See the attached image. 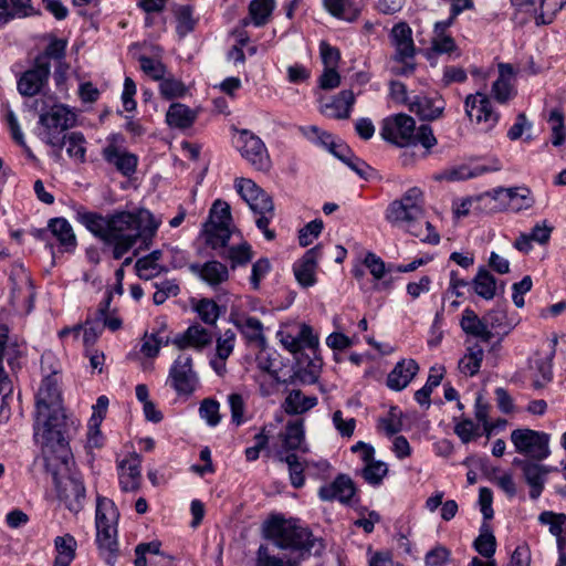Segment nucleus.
Here are the masks:
<instances>
[{
    "label": "nucleus",
    "mask_w": 566,
    "mask_h": 566,
    "mask_svg": "<svg viewBox=\"0 0 566 566\" xmlns=\"http://www.w3.org/2000/svg\"><path fill=\"white\" fill-rule=\"evenodd\" d=\"M35 406L34 438L41 444L45 469L53 476L59 500L76 514L84 507L86 489L82 479L61 475L63 470H69L72 453L61 392L52 376L42 380Z\"/></svg>",
    "instance_id": "obj_1"
},
{
    "label": "nucleus",
    "mask_w": 566,
    "mask_h": 566,
    "mask_svg": "<svg viewBox=\"0 0 566 566\" xmlns=\"http://www.w3.org/2000/svg\"><path fill=\"white\" fill-rule=\"evenodd\" d=\"M262 534L274 547L293 556L283 558L273 554L268 545L261 544L255 552L254 566H301L302 560L312 554L318 555L324 549L322 539L315 537L296 518L272 515L263 523Z\"/></svg>",
    "instance_id": "obj_2"
},
{
    "label": "nucleus",
    "mask_w": 566,
    "mask_h": 566,
    "mask_svg": "<svg viewBox=\"0 0 566 566\" xmlns=\"http://www.w3.org/2000/svg\"><path fill=\"white\" fill-rule=\"evenodd\" d=\"M424 193L419 187L409 188L400 198L386 208L385 219L394 228L402 229L422 242L438 244L440 235L434 227L426 221Z\"/></svg>",
    "instance_id": "obj_3"
},
{
    "label": "nucleus",
    "mask_w": 566,
    "mask_h": 566,
    "mask_svg": "<svg viewBox=\"0 0 566 566\" xmlns=\"http://www.w3.org/2000/svg\"><path fill=\"white\" fill-rule=\"evenodd\" d=\"M158 227L159 222L147 210L139 213L118 211L108 214L105 244L113 247V258L119 260L136 244L139 238L147 247Z\"/></svg>",
    "instance_id": "obj_4"
},
{
    "label": "nucleus",
    "mask_w": 566,
    "mask_h": 566,
    "mask_svg": "<svg viewBox=\"0 0 566 566\" xmlns=\"http://www.w3.org/2000/svg\"><path fill=\"white\" fill-rule=\"evenodd\" d=\"M381 137L398 147L416 146L420 144L427 150L437 145L431 126L423 124L416 128L415 119L403 113L384 119Z\"/></svg>",
    "instance_id": "obj_5"
},
{
    "label": "nucleus",
    "mask_w": 566,
    "mask_h": 566,
    "mask_svg": "<svg viewBox=\"0 0 566 566\" xmlns=\"http://www.w3.org/2000/svg\"><path fill=\"white\" fill-rule=\"evenodd\" d=\"M118 511L109 499L97 496L95 526L96 544L108 564H113L118 551L117 520Z\"/></svg>",
    "instance_id": "obj_6"
},
{
    "label": "nucleus",
    "mask_w": 566,
    "mask_h": 566,
    "mask_svg": "<svg viewBox=\"0 0 566 566\" xmlns=\"http://www.w3.org/2000/svg\"><path fill=\"white\" fill-rule=\"evenodd\" d=\"M76 115L63 104H54L48 112L40 115L39 123L44 130L41 139L54 149V156L60 159L66 129L74 126Z\"/></svg>",
    "instance_id": "obj_7"
},
{
    "label": "nucleus",
    "mask_w": 566,
    "mask_h": 566,
    "mask_svg": "<svg viewBox=\"0 0 566 566\" xmlns=\"http://www.w3.org/2000/svg\"><path fill=\"white\" fill-rule=\"evenodd\" d=\"M395 52L391 56L390 72L398 76H409L416 70V45L412 30L406 22L396 23L389 34Z\"/></svg>",
    "instance_id": "obj_8"
},
{
    "label": "nucleus",
    "mask_w": 566,
    "mask_h": 566,
    "mask_svg": "<svg viewBox=\"0 0 566 566\" xmlns=\"http://www.w3.org/2000/svg\"><path fill=\"white\" fill-rule=\"evenodd\" d=\"M511 442L515 451L525 460L544 461L551 455V434L530 428H517L511 432Z\"/></svg>",
    "instance_id": "obj_9"
},
{
    "label": "nucleus",
    "mask_w": 566,
    "mask_h": 566,
    "mask_svg": "<svg viewBox=\"0 0 566 566\" xmlns=\"http://www.w3.org/2000/svg\"><path fill=\"white\" fill-rule=\"evenodd\" d=\"M464 106L469 119L481 125L484 132H489L496 126L500 115L493 109L488 95L480 92L470 94L465 98Z\"/></svg>",
    "instance_id": "obj_10"
},
{
    "label": "nucleus",
    "mask_w": 566,
    "mask_h": 566,
    "mask_svg": "<svg viewBox=\"0 0 566 566\" xmlns=\"http://www.w3.org/2000/svg\"><path fill=\"white\" fill-rule=\"evenodd\" d=\"M168 381L178 395H190L195 391L198 377L190 355H179L170 367Z\"/></svg>",
    "instance_id": "obj_11"
},
{
    "label": "nucleus",
    "mask_w": 566,
    "mask_h": 566,
    "mask_svg": "<svg viewBox=\"0 0 566 566\" xmlns=\"http://www.w3.org/2000/svg\"><path fill=\"white\" fill-rule=\"evenodd\" d=\"M239 150L241 156L256 170L268 171L271 168V159L264 143L260 137L243 129L239 136Z\"/></svg>",
    "instance_id": "obj_12"
},
{
    "label": "nucleus",
    "mask_w": 566,
    "mask_h": 566,
    "mask_svg": "<svg viewBox=\"0 0 566 566\" xmlns=\"http://www.w3.org/2000/svg\"><path fill=\"white\" fill-rule=\"evenodd\" d=\"M234 188L253 213H271L274 210L272 198L253 180L237 178Z\"/></svg>",
    "instance_id": "obj_13"
},
{
    "label": "nucleus",
    "mask_w": 566,
    "mask_h": 566,
    "mask_svg": "<svg viewBox=\"0 0 566 566\" xmlns=\"http://www.w3.org/2000/svg\"><path fill=\"white\" fill-rule=\"evenodd\" d=\"M539 462L541 461L522 460L518 458L513 460V464L522 470L524 479L531 488L530 496L533 500L541 496L547 474L557 470L556 468H551Z\"/></svg>",
    "instance_id": "obj_14"
},
{
    "label": "nucleus",
    "mask_w": 566,
    "mask_h": 566,
    "mask_svg": "<svg viewBox=\"0 0 566 566\" xmlns=\"http://www.w3.org/2000/svg\"><path fill=\"white\" fill-rule=\"evenodd\" d=\"M409 111L416 114L421 120H436L440 118L446 108V102L440 95L429 97L426 95H413L405 98Z\"/></svg>",
    "instance_id": "obj_15"
},
{
    "label": "nucleus",
    "mask_w": 566,
    "mask_h": 566,
    "mask_svg": "<svg viewBox=\"0 0 566 566\" xmlns=\"http://www.w3.org/2000/svg\"><path fill=\"white\" fill-rule=\"evenodd\" d=\"M51 74V64L34 61V66L25 71L18 81V91L23 96H34L46 84Z\"/></svg>",
    "instance_id": "obj_16"
},
{
    "label": "nucleus",
    "mask_w": 566,
    "mask_h": 566,
    "mask_svg": "<svg viewBox=\"0 0 566 566\" xmlns=\"http://www.w3.org/2000/svg\"><path fill=\"white\" fill-rule=\"evenodd\" d=\"M356 493L354 481L346 474H338L331 484L319 488L318 496L322 501L337 500L348 504Z\"/></svg>",
    "instance_id": "obj_17"
},
{
    "label": "nucleus",
    "mask_w": 566,
    "mask_h": 566,
    "mask_svg": "<svg viewBox=\"0 0 566 566\" xmlns=\"http://www.w3.org/2000/svg\"><path fill=\"white\" fill-rule=\"evenodd\" d=\"M494 200H500L503 208L512 210L527 209L533 205L528 188H496L489 192Z\"/></svg>",
    "instance_id": "obj_18"
},
{
    "label": "nucleus",
    "mask_w": 566,
    "mask_h": 566,
    "mask_svg": "<svg viewBox=\"0 0 566 566\" xmlns=\"http://www.w3.org/2000/svg\"><path fill=\"white\" fill-rule=\"evenodd\" d=\"M189 270L212 289H217L229 280L228 266L217 260L207 261L203 264L192 263Z\"/></svg>",
    "instance_id": "obj_19"
},
{
    "label": "nucleus",
    "mask_w": 566,
    "mask_h": 566,
    "mask_svg": "<svg viewBox=\"0 0 566 566\" xmlns=\"http://www.w3.org/2000/svg\"><path fill=\"white\" fill-rule=\"evenodd\" d=\"M319 255L321 245H316L307 250L303 258L293 265L295 279L301 286L310 287L316 283L315 270Z\"/></svg>",
    "instance_id": "obj_20"
},
{
    "label": "nucleus",
    "mask_w": 566,
    "mask_h": 566,
    "mask_svg": "<svg viewBox=\"0 0 566 566\" xmlns=\"http://www.w3.org/2000/svg\"><path fill=\"white\" fill-rule=\"evenodd\" d=\"M511 2L516 8L533 10L537 25L552 23L555 13L565 4L564 0L559 3H554L553 8H551L549 0H511Z\"/></svg>",
    "instance_id": "obj_21"
},
{
    "label": "nucleus",
    "mask_w": 566,
    "mask_h": 566,
    "mask_svg": "<svg viewBox=\"0 0 566 566\" xmlns=\"http://www.w3.org/2000/svg\"><path fill=\"white\" fill-rule=\"evenodd\" d=\"M211 343V333L199 324L189 326L182 334L177 335L174 339V344L179 349L191 347L201 350Z\"/></svg>",
    "instance_id": "obj_22"
},
{
    "label": "nucleus",
    "mask_w": 566,
    "mask_h": 566,
    "mask_svg": "<svg viewBox=\"0 0 566 566\" xmlns=\"http://www.w3.org/2000/svg\"><path fill=\"white\" fill-rule=\"evenodd\" d=\"M419 366L413 359H403L388 374L387 386L396 391L405 389L417 375Z\"/></svg>",
    "instance_id": "obj_23"
},
{
    "label": "nucleus",
    "mask_w": 566,
    "mask_h": 566,
    "mask_svg": "<svg viewBox=\"0 0 566 566\" xmlns=\"http://www.w3.org/2000/svg\"><path fill=\"white\" fill-rule=\"evenodd\" d=\"M317 403L316 396H306L301 389H291L282 402V409L289 416H300L312 410Z\"/></svg>",
    "instance_id": "obj_24"
},
{
    "label": "nucleus",
    "mask_w": 566,
    "mask_h": 566,
    "mask_svg": "<svg viewBox=\"0 0 566 566\" xmlns=\"http://www.w3.org/2000/svg\"><path fill=\"white\" fill-rule=\"evenodd\" d=\"M118 479L123 492H136L140 486V461L138 458L125 459L118 463Z\"/></svg>",
    "instance_id": "obj_25"
},
{
    "label": "nucleus",
    "mask_w": 566,
    "mask_h": 566,
    "mask_svg": "<svg viewBox=\"0 0 566 566\" xmlns=\"http://www.w3.org/2000/svg\"><path fill=\"white\" fill-rule=\"evenodd\" d=\"M460 326L467 335L476 337L485 343H489L494 336L493 332L488 329L485 317L483 316L480 318L471 308H465L463 311L460 319Z\"/></svg>",
    "instance_id": "obj_26"
},
{
    "label": "nucleus",
    "mask_w": 566,
    "mask_h": 566,
    "mask_svg": "<svg viewBox=\"0 0 566 566\" xmlns=\"http://www.w3.org/2000/svg\"><path fill=\"white\" fill-rule=\"evenodd\" d=\"M280 438L282 441V448L290 453L296 450H301L303 452L307 451V448L303 447L305 443V428L303 419L287 421L284 431L280 433Z\"/></svg>",
    "instance_id": "obj_27"
},
{
    "label": "nucleus",
    "mask_w": 566,
    "mask_h": 566,
    "mask_svg": "<svg viewBox=\"0 0 566 566\" xmlns=\"http://www.w3.org/2000/svg\"><path fill=\"white\" fill-rule=\"evenodd\" d=\"M75 219L105 243L108 216L87 211L83 206H78L75 208Z\"/></svg>",
    "instance_id": "obj_28"
},
{
    "label": "nucleus",
    "mask_w": 566,
    "mask_h": 566,
    "mask_svg": "<svg viewBox=\"0 0 566 566\" xmlns=\"http://www.w3.org/2000/svg\"><path fill=\"white\" fill-rule=\"evenodd\" d=\"M33 14L32 0H0V29L14 19Z\"/></svg>",
    "instance_id": "obj_29"
},
{
    "label": "nucleus",
    "mask_w": 566,
    "mask_h": 566,
    "mask_svg": "<svg viewBox=\"0 0 566 566\" xmlns=\"http://www.w3.org/2000/svg\"><path fill=\"white\" fill-rule=\"evenodd\" d=\"M103 158L124 176H130L137 167V157L127 151H120L115 145L111 144L103 149Z\"/></svg>",
    "instance_id": "obj_30"
},
{
    "label": "nucleus",
    "mask_w": 566,
    "mask_h": 566,
    "mask_svg": "<svg viewBox=\"0 0 566 566\" xmlns=\"http://www.w3.org/2000/svg\"><path fill=\"white\" fill-rule=\"evenodd\" d=\"M49 230L59 241L64 252H73L77 245L71 223L65 218H53L49 221Z\"/></svg>",
    "instance_id": "obj_31"
},
{
    "label": "nucleus",
    "mask_w": 566,
    "mask_h": 566,
    "mask_svg": "<svg viewBox=\"0 0 566 566\" xmlns=\"http://www.w3.org/2000/svg\"><path fill=\"white\" fill-rule=\"evenodd\" d=\"M354 104L355 95L353 91L344 90L329 104L324 106V113L332 118L346 119L349 118Z\"/></svg>",
    "instance_id": "obj_32"
},
{
    "label": "nucleus",
    "mask_w": 566,
    "mask_h": 566,
    "mask_svg": "<svg viewBox=\"0 0 566 566\" xmlns=\"http://www.w3.org/2000/svg\"><path fill=\"white\" fill-rule=\"evenodd\" d=\"M556 345L557 337H554L552 339V349L549 354L545 357H539L534 360V368L536 369V374L534 376L533 387L535 389L543 388L553 378V358L555 356Z\"/></svg>",
    "instance_id": "obj_33"
},
{
    "label": "nucleus",
    "mask_w": 566,
    "mask_h": 566,
    "mask_svg": "<svg viewBox=\"0 0 566 566\" xmlns=\"http://www.w3.org/2000/svg\"><path fill=\"white\" fill-rule=\"evenodd\" d=\"M196 118L197 113L181 103H172L166 114L167 124L179 129L190 127Z\"/></svg>",
    "instance_id": "obj_34"
},
{
    "label": "nucleus",
    "mask_w": 566,
    "mask_h": 566,
    "mask_svg": "<svg viewBox=\"0 0 566 566\" xmlns=\"http://www.w3.org/2000/svg\"><path fill=\"white\" fill-rule=\"evenodd\" d=\"M54 547L57 554L53 566H70L76 555L75 552L77 543L74 536L71 534L56 536L54 539Z\"/></svg>",
    "instance_id": "obj_35"
},
{
    "label": "nucleus",
    "mask_w": 566,
    "mask_h": 566,
    "mask_svg": "<svg viewBox=\"0 0 566 566\" xmlns=\"http://www.w3.org/2000/svg\"><path fill=\"white\" fill-rule=\"evenodd\" d=\"M324 7L333 17L348 22L355 21L360 13L355 0H324Z\"/></svg>",
    "instance_id": "obj_36"
},
{
    "label": "nucleus",
    "mask_w": 566,
    "mask_h": 566,
    "mask_svg": "<svg viewBox=\"0 0 566 566\" xmlns=\"http://www.w3.org/2000/svg\"><path fill=\"white\" fill-rule=\"evenodd\" d=\"M474 292L482 298L489 301L496 294V280L484 268H481L472 281Z\"/></svg>",
    "instance_id": "obj_37"
},
{
    "label": "nucleus",
    "mask_w": 566,
    "mask_h": 566,
    "mask_svg": "<svg viewBox=\"0 0 566 566\" xmlns=\"http://www.w3.org/2000/svg\"><path fill=\"white\" fill-rule=\"evenodd\" d=\"M279 460L287 464L292 486L301 489L305 484L304 470L306 462L301 461L294 452L287 453L285 457L279 454Z\"/></svg>",
    "instance_id": "obj_38"
},
{
    "label": "nucleus",
    "mask_w": 566,
    "mask_h": 566,
    "mask_svg": "<svg viewBox=\"0 0 566 566\" xmlns=\"http://www.w3.org/2000/svg\"><path fill=\"white\" fill-rule=\"evenodd\" d=\"M484 357L483 348L475 344L468 348V353L459 361V370L468 376H474L479 373Z\"/></svg>",
    "instance_id": "obj_39"
},
{
    "label": "nucleus",
    "mask_w": 566,
    "mask_h": 566,
    "mask_svg": "<svg viewBox=\"0 0 566 566\" xmlns=\"http://www.w3.org/2000/svg\"><path fill=\"white\" fill-rule=\"evenodd\" d=\"M234 325L249 342L261 344L265 342L263 325L259 318L252 316L238 318L234 321Z\"/></svg>",
    "instance_id": "obj_40"
},
{
    "label": "nucleus",
    "mask_w": 566,
    "mask_h": 566,
    "mask_svg": "<svg viewBox=\"0 0 566 566\" xmlns=\"http://www.w3.org/2000/svg\"><path fill=\"white\" fill-rule=\"evenodd\" d=\"M206 243L210 248L217 250H226L228 242L231 238V231L229 226H221L214 223H208L205 229Z\"/></svg>",
    "instance_id": "obj_41"
},
{
    "label": "nucleus",
    "mask_w": 566,
    "mask_h": 566,
    "mask_svg": "<svg viewBox=\"0 0 566 566\" xmlns=\"http://www.w3.org/2000/svg\"><path fill=\"white\" fill-rule=\"evenodd\" d=\"M19 355L20 350L18 344L10 342L8 326L0 324V366H2V360L6 358L9 366L13 368L14 361Z\"/></svg>",
    "instance_id": "obj_42"
},
{
    "label": "nucleus",
    "mask_w": 566,
    "mask_h": 566,
    "mask_svg": "<svg viewBox=\"0 0 566 566\" xmlns=\"http://www.w3.org/2000/svg\"><path fill=\"white\" fill-rule=\"evenodd\" d=\"M473 547L481 556L493 559L496 551V539L486 524L482 525L480 535L473 542Z\"/></svg>",
    "instance_id": "obj_43"
},
{
    "label": "nucleus",
    "mask_w": 566,
    "mask_h": 566,
    "mask_svg": "<svg viewBox=\"0 0 566 566\" xmlns=\"http://www.w3.org/2000/svg\"><path fill=\"white\" fill-rule=\"evenodd\" d=\"M219 255L230 260L231 268L235 269L237 266L245 265L251 261L252 249L249 243L244 242L221 251Z\"/></svg>",
    "instance_id": "obj_44"
},
{
    "label": "nucleus",
    "mask_w": 566,
    "mask_h": 566,
    "mask_svg": "<svg viewBox=\"0 0 566 566\" xmlns=\"http://www.w3.org/2000/svg\"><path fill=\"white\" fill-rule=\"evenodd\" d=\"M565 115L558 107L553 108L547 117V123L552 129V144L558 147L565 143L566 128H565Z\"/></svg>",
    "instance_id": "obj_45"
},
{
    "label": "nucleus",
    "mask_w": 566,
    "mask_h": 566,
    "mask_svg": "<svg viewBox=\"0 0 566 566\" xmlns=\"http://www.w3.org/2000/svg\"><path fill=\"white\" fill-rule=\"evenodd\" d=\"M275 8L274 0H252L249 6V13L255 27L266 24Z\"/></svg>",
    "instance_id": "obj_46"
},
{
    "label": "nucleus",
    "mask_w": 566,
    "mask_h": 566,
    "mask_svg": "<svg viewBox=\"0 0 566 566\" xmlns=\"http://www.w3.org/2000/svg\"><path fill=\"white\" fill-rule=\"evenodd\" d=\"M86 140L84 135L80 132H72L70 134H65V139L63 140V146H66L67 155L77 160L78 163L85 161L86 155Z\"/></svg>",
    "instance_id": "obj_47"
},
{
    "label": "nucleus",
    "mask_w": 566,
    "mask_h": 566,
    "mask_svg": "<svg viewBox=\"0 0 566 566\" xmlns=\"http://www.w3.org/2000/svg\"><path fill=\"white\" fill-rule=\"evenodd\" d=\"M66 46L67 41L63 39H52L50 43L46 45L44 52L35 57L39 63L42 62V64H51L50 60H56L62 64V61L64 60L66 55Z\"/></svg>",
    "instance_id": "obj_48"
},
{
    "label": "nucleus",
    "mask_w": 566,
    "mask_h": 566,
    "mask_svg": "<svg viewBox=\"0 0 566 566\" xmlns=\"http://www.w3.org/2000/svg\"><path fill=\"white\" fill-rule=\"evenodd\" d=\"M484 317L488 323V329L491 332L496 331V333L506 335L512 329L506 312L503 308L497 307L491 310L484 315Z\"/></svg>",
    "instance_id": "obj_49"
},
{
    "label": "nucleus",
    "mask_w": 566,
    "mask_h": 566,
    "mask_svg": "<svg viewBox=\"0 0 566 566\" xmlns=\"http://www.w3.org/2000/svg\"><path fill=\"white\" fill-rule=\"evenodd\" d=\"M219 409L220 405L216 399L206 398L200 403L199 415L208 426L216 427L221 421Z\"/></svg>",
    "instance_id": "obj_50"
},
{
    "label": "nucleus",
    "mask_w": 566,
    "mask_h": 566,
    "mask_svg": "<svg viewBox=\"0 0 566 566\" xmlns=\"http://www.w3.org/2000/svg\"><path fill=\"white\" fill-rule=\"evenodd\" d=\"M156 292L153 295V301L156 305H161L170 296H177L180 292L179 285L175 280H165L154 283Z\"/></svg>",
    "instance_id": "obj_51"
},
{
    "label": "nucleus",
    "mask_w": 566,
    "mask_h": 566,
    "mask_svg": "<svg viewBox=\"0 0 566 566\" xmlns=\"http://www.w3.org/2000/svg\"><path fill=\"white\" fill-rule=\"evenodd\" d=\"M388 472L386 463L381 461H373L365 465L361 471L364 480L370 485L377 486Z\"/></svg>",
    "instance_id": "obj_52"
},
{
    "label": "nucleus",
    "mask_w": 566,
    "mask_h": 566,
    "mask_svg": "<svg viewBox=\"0 0 566 566\" xmlns=\"http://www.w3.org/2000/svg\"><path fill=\"white\" fill-rule=\"evenodd\" d=\"M196 311L200 319L208 325H214L220 316V307L218 304L214 301L208 298L199 301L196 306Z\"/></svg>",
    "instance_id": "obj_53"
},
{
    "label": "nucleus",
    "mask_w": 566,
    "mask_h": 566,
    "mask_svg": "<svg viewBox=\"0 0 566 566\" xmlns=\"http://www.w3.org/2000/svg\"><path fill=\"white\" fill-rule=\"evenodd\" d=\"M135 269H136L137 275L142 280H146V281L151 280V279L160 275L163 272L167 271V269L164 265L151 262L149 259H146L145 256H143L136 261Z\"/></svg>",
    "instance_id": "obj_54"
},
{
    "label": "nucleus",
    "mask_w": 566,
    "mask_h": 566,
    "mask_svg": "<svg viewBox=\"0 0 566 566\" xmlns=\"http://www.w3.org/2000/svg\"><path fill=\"white\" fill-rule=\"evenodd\" d=\"M301 130L306 138L325 147L327 150H329L336 142L332 134L314 125L302 127Z\"/></svg>",
    "instance_id": "obj_55"
},
{
    "label": "nucleus",
    "mask_w": 566,
    "mask_h": 566,
    "mask_svg": "<svg viewBox=\"0 0 566 566\" xmlns=\"http://www.w3.org/2000/svg\"><path fill=\"white\" fill-rule=\"evenodd\" d=\"M210 221L209 223L221 224V226H230L231 222V211L230 206L220 199H217L210 209L209 213Z\"/></svg>",
    "instance_id": "obj_56"
},
{
    "label": "nucleus",
    "mask_w": 566,
    "mask_h": 566,
    "mask_svg": "<svg viewBox=\"0 0 566 566\" xmlns=\"http://www.w3.org/2000/svg\"><path fill=\"white\" fill-rule=\"evenodd\" d=\"M228 402L230 406L231 412V421L235 426L243 424L247 419L244 417L245 412V400L242 395L233 392L228 396Z\"/></svg>",
    "instance_id": "obj_57"
},
{
    "label": "nucleus",
    "mask_w": 566,
    "mask_h": 566,
    "mask_svg": "<svg viewBox=\"0 0 566 566\" xmlns=\"http://www.w3.org/2000/svg\"><path fill=\"white\" fill-rule=\"evenodd\" d=\"M177 18V32L185 35L191 32L195 28L196 21L192 18V7L180 6L176 9Z\"/></svg>",
    "instance_id": "obj_58"
},
{
    "label": "nucleus",
    "mask_w": 566,
    "mask_h": 566,
    "mask_svg": "<svg viewBox=\"0 0 566 566\" xmlns=\"http://www.w3.org/2000/svg\"><path fill=\"white\" fill-rule=\"evenodd\" d=\"M159 90L160 94L167 99L181 97L186 94L187 91L185 84L174 77H164L160 81Z\"/></svg>",
    "instance_id": "obj_59"
},
{
    "label": "nucleus",
    "mask_w": 566,
    "mask_h": 566,
    "mask_svg": "<svg viewBox=\"0 0 566 566\" xmlns=\"http://www.w3.org/2000/svg\"><path fill=\"white\" fill-rule=\"evenodd\" d=\"M161 542L160 541H151L148 543H139L135 547L136 558L134 560L135 566H147L146 554L160 555L161 551Z\"/></svg>",
    "instance_id": "obj_60"
},
{
    "label": "nucleus",
    "mask_w": 566,
    "mask_h": 566,
    "mask_svg": "<svg viewBox=\"0 0 566 566\" xmlns=\"http://www.w3.org/2000/svg\"><path fill=\"white\" fill-rule=\"evenodd\" d=\"M101 417L90 418L88 420V429L86 433V447L90 449H98L104 444V436L99 429L101 427Z\"/></svg>",
    "instance_id": "obj_61"
},
{
    "label": "nucleus",
    "mask_w": 566,
    "mask_h": 566,
    "mask_svg": "<svg viewBox=\"0 0 566 566\" xmlns=\"http://www.w3.org/2000/svg\"><path fill=\"white\" fill-rule=\"evenodd\" d=\"M271 263L268 258H261L252 264L250 284L254 291H258L261 281L270 273Z\"/></svg>",
    "instance_id": "obj_62"
},
{
    "label": "nucleus",
    "mask_w": 566,
    "mask_h": 566,
    "mask_svg": "<svg viewBox=\"0 0 566 566\" xmlns=\"http://www.w3.org/2000/svg\"><path fill=\"white\" fill-rule=\"evenodd\" d=\"M140 69L155 81H161L166 74V66L158 60L142 55Z\"/></svg>",
    "instance_id": "obj_63"
},
{
    "label": "nucleus",
    "mask_w": 566,
    "mask_h": 566,
    "mask_svg": "<svg viewBox=\"0 0 566 566\" xmlns=\"http://www.w3.org/2000/svg\"><path fill=\"white\" fill-rule=\"evenodd\" d=\"M235 343V334L231 329H227L217 338L216 356L221 359H228L232 354Z\"/></svg>",
    "instance_id": "obj_64"
}]
</instances>
